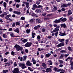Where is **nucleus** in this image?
I'll list each match as a JSON object with an SVG mask.
<instances>
[{
    "instance_id": "obj_1",
    "label": "nucleus",
    "mask_w": 73,
    "mask_h": 73,
    "mask_svg": "<svg viewBox=\"0 0 73 73\" xmlns=\"http://www.w3.org/2000/svg\"><path fill=\"white\" fill-rule=\"evenodd\" d=\"M14 48H16L17 51H19V50H22L23 48V47L19 46L18 45L16 44L14 46Z\"/></svg>"
},
{
    "instance_id": "obj_2",
    "label": "nucleus",
    "mask_w": 73,
    "mask_h": 73,
    "mask_svg": "<svg viewBox=\"0 0 73 73\" xmlns=\"http://www.w3.org/2000/svg\"><path fill=\"white\" fill-rule=\"evenodd\" d=\"M19 66L22 69H24L27 68V66L25 65L24 63H20L19 64Z\"/></svg>"
},
{
    "instance_id": "obj_3",
    "label": "nucleus",
    "mask_w": 73,
    "mask_h": 73,
    "mask_svg": "<svg viewBox=\"0 0 73 73\" xmlns=\"http://www.w3.org/2000/svg\"><path fill=\"white\" fill-rule=\"evenodd\" d=\"M13 73H20L19 70L18 68H15L13 70Z\"/></svg>"
},
{
    "instance_id": "obj_4",
    "label": "nucleus",
    "mask_w": 73,
    "mask_h": 73,
    "mask_svg": "<svg viewBox=\"0 0 73 73\" xmlns=\"http://www.w3.org/2000/svg\"><path fill=\"white\" fill-rule=\"evenodd\" d=\"M32 42H27L26 44L25 45V47H30L32 45Z\"/></svg>"
},
{
    "instance_id": "obj_5",
    "label": "nucleus",
    "mask_w": 73,
    "mask_h": 73,
    "mask_svg": "<svg viewBox=\"0 0 73 73\" xmlns=\"http://www.w3.org/2000/svg\"><path fill=\"white\" fill-rule=\"evenodd\" d=\"M22 3L23 4H25L26 5L25 8H28L29 7V4L28 2H27L25 1H23Z\"/></svg>"
},
{
    "instance_id": "obj_6",
    "label": "nucleus",
    "mask_w": 73,
    "mask_h": 73,
    "mask_svg": "<svg viewBox=\"0 0 73 73\" xmlns=\"http://www.w3.org/2000/svg\"><path fill=\"white\" fill-rule=\"evenodd\" d=\"M26 64L27 66H33V64H32V63H31L29 60L26 63Z\"/></svg>"
},
{
    "instance_id": "obj_7",
    "label": "nucleus",
    "mask_w": 73,
    "mask_h": 73,
    "mask_svg": "<svg viewBox=\"0 0 73 73\" xmlns=\"http://www.w3.org/2000/svg\"><path fill=\"white\" fill-rule=\"evenodd\" d=\"M53 8L52 9V12H56L58 8L56 6L54 5L53 6Z\"/></svg>"
},
{
    "instance_id": "obj_8",
    "label": "nucleus",
    "mask_w": 73,
    "mask_h": 73,
    "mask_svg": "<svg viewBox=\"0 0 73 73\" xmlns=\"http://www.w3.org/2000/svg\"><path fill=\"white\" fill-rule=\"evenodd\" d=\"M36 12V13H42V11L41 10V9H37L35 11Z\"/></svg>"
},
{
    "instance_id": "obj_9",
    "label": "nucleus",
    "mask_w": 73,
    "mask_h": 73,
    "mask_svg": "<svg viewBox=\"0 0 73 73\" xmlns=\"http://www.w3.org/2000/svg\"><path fill=\"white\" fill-rule=\"evenodd\" d=\"M64 42H61L57 45V47H61L64 46Z\"/></svg>"
},
{
    "instance_id": "obj_10",
    "label": "nucleus",
    "mask_w": 73,
    "mask_h": 73,
    "mask_svg": "<svg viewBox=\"0 0 73 73\" xmlns=\"http://www.w3.org/2000/svg\"><path fill=\"white\" fill-rule=\"evenodd\" d=\"M62 19V18H60L58 20H56L55 21H54V23H60L61 22V20Z\"/></svg>"
},
{
    "instance_id": "obj_11",
    "label": "nucleus",
    "mask_w": 73,
    "mask_h": 73,
    "mask_svg": "<svg viewBox=\"0 0 73 73\" xmlns=\"http://www.w3.org/2000/svg\"><path fill=\"white\" fill-rule=\"evenodd\" d=\"M51 71L52 69H51V68H47L46 69V72L47 73L51 72Z\"/></svg>"
},
{
    "instance_id": "obj_12",
    "label": "nucleus",
    "mask_w": 73,
    "mask_h": 73,
    "mask_svg": "<svg viewBox=\"0 0 73 73\" xmlns=\"http://www.w3.org/2000/svg\"><path fill=\"white\" fill-rule=\"evenodd\" d=\"M41 65L44 68H46L47 67V66H46V64L44 62L42 63L41 64Z\"/></svg>"
},
{
    "instance_id": "obj_13",
    "label": "nucleus",
    "mask_w": 73,
    "mask_h": 73,
    "mask_svg": "<svg viewBox=\"0 0 73 73\" xmlns=\"http://www.w3.org/2000/svg\"><path fill=\"white\" fill-rule=\"evenodd\" d=\"M68 7V5L66 3H63L61 6L62 8H65V7Z\"/></svg>"
},
{
    "instance_id": "obj_14",
    "label": "nucleus",
    "mask_w": 73,
    "mask_h": 73,
    "mask_svg": "<svg viewBox=\"0 0 73 73\" xmlns=\"http://www.w3.org/2000/svg\"><path fill=\"white\" fill-rule=\"evenodd\" d=\"M13 62H12V61H9V62L6 63L5 64H7V66H10L11 65V64H12Z\"/></svg>"
},
{
    "instance_id": "obj_15",
    "label": "nucleus",
    "mask_w": 73,
    "mask_h": 73,
    "mask_svg": "<svg viewBox=\"0 0 73 73\" xmlns=\"http://www.w3.org/2000/svg\"><path fill=\"white\" fill-rule=\"evenodd\" d=\"M11 17V14L7 15L6 16L5 19L6 20H10L11 19L9 18V17Z\"/></svg>"
},
{
    "instance_id": "obj_16",
    "label": "nucleus",
    "mask_w": 73,
    "mask_h": 73,
    "mask_svg": "<svg viewBox=\"0 0 73 73\" xmlns=\"http://www.w3.org/2000/svg\"><path fill=\"white\" fill-rule=\"evenodd\" d=\"M61 26L62 28H64V29H66V28H67L66 26V25L65 23L62 24Z\"/></svg>"
},
{
    "instance_id": "obj_17",
    "label": "nucleus",
    "mask_w": 73,
    "mask_h": 73,
    "mask_svg": "<svg viewBox=\"0 0 73 73\" xmlns=\"http://www.w3.org/2000/svg\"><path fill=\"white\" fill-rule=\"evenodd\" d=\"M72 14V11L70 10H68V11L67 15L68 16H70Z\"/></svg>"
},
{
    "instance_id": "obj_18",
    "label": "nucleus",
    "mask_w": 73,
    "mask_h": 73,
    "mask_svg": "<svg viewBox=\"0 0 73 73\" xmlns=\"http://www.w3.org/2000/svg\"><path fill=\"white\" fill-rule=\"evenodd\" d=\"M33 7L32 9L33 10H35V8H37V6L36 4H34Z\"/></svg>"
},
{
    "instance_id": "obj_19",
    "label": "nucleus",
    "mask_w": 73,
    "mask_h": 73,
    "mask_svg": "<svg viewBox=\"0 0 73 73\" xmlns=\"http://www.w3.org/2000/svg\"><path fill=\"white\" fill-rule=\"evenodd\" d=\"M59 34L60 36H65V35H66L65 33H62L61 32H60Z\"/></svg>"
},
{
    "instance_id": "obj_20",
    "label": "nucleus",
    "mask_w": 73,
    "mask_h": 73,
    "mask_svg": "<svg viewBox=\"0 0 73 73\" xmlns=\"http://www.w3.org/2000/svg\"><path fill=\"white\" fill-rule=\"evenodd\" d=\"M31 61L33 62V64L34 65H35L36 64V61L34 58H33L31 60Z\"/></svg>"
},
{
    "instance_id": "obj_21",
    "label": "nucleus",
    "mask_w": 73,
    "mask_h": 73,
    "mask_svg": "<svg viewBox=\"0 0 73 73\" xmlns=\"http://www.w3.org/2000/svg\"><path fill=\"white\" fill-rule=\"evenodd\" d=\"M14 32H17V33H19V29L18 28H17L15 29L14 30Z\"/></svg>"
},
{
    "instance_id": "obj_22",
    "label": "nucleus",
    "mask_w": 73,
    "mask_h": 73,
    "mask_svg": "<svg viewBox=\"0 0 73 73\" xmlns=\"http://www.w3.org/2000/svg\"><path fill=\"white\" fill-rule=\"evenodd\" d=\"M10 35L11 37H15V36L14 35V33H10Z\"/></svg>"
},
{
    "instance_id": "obj_23",
    "label": "nucleus",
    "mask_w": 73,
    "mask_h": 73,
    "mask_svg": "<svg viewBox=\"0 0 73 73\" xmlns=\"http://www.w3.org/2000/svg\"><path fill=\"white\" fill-rule=\"evenodd\" d=\"M13 13L15 14H17V15H20L21 14V13L20 12L17 11H14Z\"/></svg>"
},
{
    "instance_id": "obj_24",
    "label": "nucleus",
    "mask_w": 73,
    "mask_h": 73,
    "mask_svg": "<svg viewBox=\"0 0 73 73\" xmlns=\"http://www.w3.org/2000/svg\"><path fill=\"white\" fill-rule=\"evenodd\" d=\"M35 19H31L29 21V22H30V23H33L35 22Z\"/></svg>"
},
{
    "instance_id": "obj_25",
    "label": "nucleus",
    "mask_w": 73,
    "mask_h": 73,
    "mask_svg": "<svg viewBox=\"0 0 73 73\" xmlns=\"http://www.w3.org/2000/svg\"><path fill=\"white\" fill-rule=\"evenodd\" d=\"M58 41L60 42H64L65 41V39H58Z\"/></svg>"
},
{
    "instance_id": "obj_26",
    "label": "nucleus",
    "mask_w": 73,
    "mask_h": 73,
    "mask_svg": "<svg viewBox=\"0 0 73 73\" xmlns=\"http://www.w3.org/2000/svg\"><path fill=\"white\" fill-rule=\"evenodd\" d=\"M40 27V25H38L37 26L35 27H34V29L35 30H37L38 28H39Z\"/></svg>"
},
{
    "instance_id": "obj_27",
    "label": "nucleus",
    "mask_w": 73,
    "mask_h": 73,
    "mask_svg": "<svg viewBox=\"0 0 73 73\" xmlns=\"http://www.w3.org/2000/svg\"><path fill=\"white\" fill-rule=\"evenodd\" d=\"M51 56V54L50 53H48L45 54V56L46 57L48 58L49 57V56Z\"/></svg>"
},
{
    "instance_id": "obj_28",
    "label": "nucleus",
    "mask_w": 73,
    "mask_h": 73,
    "mask_svg": "<svg viewBox=\"0 0 73 73\" xmlns=\"http://www.w3.org/2000/svg\"><path fill=\"white\" fill-rule=\"evenodd\" d=\"M26 33H27V34H29L30 33V32H31V30L29 29H27L26 30Z\"/></svg>"
},
{
    "instance_id": "obj_29",
    "label": "nucleus",
    "mask_w": 73,
    "mask_h": 73,
    "mask_svg": "<svg viewBox=\"0 0 73 73\" xmlns=\"http://www.w3.org/2000/svg\"><path fill=\"white\" fill-rule=\"evenodd\" d=\"M64 57V54H61L60 56L59 57L60 59H62V58H63Z\"/></svg>"
},
{
    "instance_id": "obj_30",
    "label": "nucleus",
    "mask_w": 73,
    "mask_h": 73,
    "mask_svg": "<svg viewBox=\"0 0 73 73\" xmlns=\"http://www.w3.org/2000/svg\"><path fill=\"white\" fill-rule=\"evenodd\" d=\"M21 41H22L23 42V43H25V42H27L28 41V40L25 39L23 40H22Z\"/></svg>"
},
{
    "instance_id": "obj_31",
    "label": "nucleus",
    "mask_w": 73,
    "mask_h": 73,
    "mask_svg": "<svg viewBox=\"0 0 73 73\" xmlns=\"http://www.w3.org/2000/svg\"><path fill=\"white\" fill-rule=\"evenodd\" d=\"M36 22L37 23H41V21L39 19H36Z\"/></svg>"
},
{
    "instance_id": "obj_32",
    "label": "nucleus",
    "mask_w": 73,
    "mask_h": 73,
    "mask_svg": "<svg viewBox=\"0 0 73 73\" xmlns=\"http://www.w3.org/2000/svg\"><path fill=\"white\" fill-rule=\"evenodd\" d=\"M28 69L31 71V72H33V69H32V68H31L30 67H28Z\"/></svg>"
},
{
    "instance_id": "obj_33",
    "label": "nucleus",
    "mask_w": 73,
    "mask_h": 73,
    "mask_svg": "<svg viewBox=\"0 0 73 73\" xmlns=\"http://www.w3.org/2000/svg\"><path fill=\"white\" fill-rule=\"evenodd\" d=\"M32 38H35V36H36V33H32Z\"/></svg>"
},
{
    "instance_id": "obj_34",
    "label": "nucleus",
    "mask_w": 73,
    "mask_h": 73,
    "mask_svg": "<svg viewBox=\"0 0 73 73\" xmlns=\"http://www.w3.org/2000/svg\"><path fill=\"white\" fill-rule=\"evenodd\" d=\"M62 19H61V21H62L63 22H64V21H66V18H64L62 19Z\"/></svg>"
},
{
    "instance_id": "obj_35",
    "label": "nucleus",
    "mask_w": 73,
    "mask_h": 73,
    "mask_svg": "<svg viewBox=\"0 0 73 73\" xmlns=\"http://www.w3.org/2000/svg\"><path fill=\"white\" fill-rule=\"evenodd\" d=\"M3 7H4V8H6V7H7V3L5 2H3Z\"/></svg>"
},
{
    "instance_id": "obj_36",
    "label": "nucleus",
    "mask_w": 73,
    "mask_h": 73,
    "mask_svg": "<svg viewBox=\"0 0 73 73\" xmlns=\"http://www.w3.org/2000/svg\"><path fill=\"white\" fill-rule=\"evenodd\" d=\"M58 61L59 62L60 64H62L64 63V61H63L62 60H59Z\"/></svg>"
},
{
    "instance_id": "obj_37",
    "label": "nucleus",
    "mask_w": 73,
    "mask_h": 73,
    "mask_svg": "<svg viewBox=\"0 0 73 73\" xmlns=\"http://www.w3.org/2000/svg\"><path fill=\"white\" fill-rule=\"evenodd\" d=\"M60 53H66V50H61L60 52Z\"/></svg>"
},
{
    "instance_id": "obj_38",
    "label": "nucleus",
    "mask_w": 73,
    "mask_h": 73,
    "mask_svg": "<svg viewBox=\"0 0 73 73\" xmlns=\"http://www.w3.org/2000/svg\"><path fill=\"white\" fill-rule=\"evenodd\" d=\"M6 35L7 34H3V37L4 38H6V37H7V35Z\"/></svg>"
},
{
    "instance_id": "obj_39",
    "label": "nucleus",
    "mask_w": 73,
    "mask_h": 73,
    "mask_svg": "<svg viewBox=\"0 0 73 73\" xmlns=\"http://www.w3.org/2000/svg\"><path fill=\"white\" fill-rule=\"evenodd\" d=\"M27 56L26 55L23 56V61H25V60L27 59Z\"/></svg>"
},
{
    "instance_id": "obj_40",
    "label": "nucleus",
    "mask_w": 73,
    "mask_h": 73,
    "mask_svg": "<svg viewBox=\"0 0 73 73\" xmlns=\"http://www.w3.org/2000/svg\"><path fill=\"white\" fill-rule=\"evenodd\" d=\"M8 72V70H4L3 71V73H7Z\"/></svg>"
},
{
    "instance_id": "obj_41",
    "label": "nucleus",
    "mask_w": 73,
    "mask_h": 73,
    "mask_svg": "<svg viewBox=\"0 0 73 73\" xmlns=\"http://www.w3.org/2000/svg\"><path fill=\"white\" fill-rule=\"evenodd\" d=\"M37 40L38 41H40V36L38 35L37 36Z\"/></svg>"
},
{
    "instance_id": "obj_42",
    "label": "nucleus",
    "mask_w": 73,
    "mask_h": 73,
    "mask_svg": "<svg viewBox=\"0 0 73 73\" xmlns=\"http://www.w3.org/2000/svg\"><path fill=\"white\" fill-rule=\"evenodd\" d=\"M54 30V31H55V32H57V31H59V29L58 28H55Z\"/></svg>"
},
{
    "instance_id": "obj_43",
    "label": "nucleus",
    "mask_w": 73,
    "mask_h": 73,
    "mask_svg": "<svg viewBox=\"0 0 73 73\" xmlns=\"http://www.w3.org/2000/svg\"><path fill=\"white\" fill-rule=\"evenodd\" d=\"M4 16L5 15L3 13V14L0 15V17H2L3 18L4 17Z\"/></svg>"
},
{
    "instance_id": "obj_44",
    "label": "nucleus",
    "mask_w": 73,
    "mask_h": 73,
    "mask_svg": "<svg viewBox=\"0 0 73 73\" xmlns=\"http://www.w3.org/2000/svg\"><path fill=\"white\" fill-rule=\"evenodd\" d=\"M4 62H7V61H8V59H7L5 58H4Z\"/></svg>"
},
{
    "instance_id": "obj_45",
    "label": "nucleus",
    "mask_w": 73,
    "mask_h": 73,
    "mask_svg": "<svg viewBox=\"0 0 73 73\" xmlns=\"http://www.w3.org/2000/svg\"><path fill=\"white\" fill-rule=\"evenodd\" d=\"M3 14L5 15H7L9 14V13L8 12H5L3 13Z\"/></svg>"
},
{
    "instance_id": "obj_46",
    "label": "nucleus",
    "mask_w": 73,
    "mask_h": 73,
    "mask_svg": "<svg viewBox=\"0 0 73 73\" xmlns=\"http://www.w3.org/2000/svg\"><path fill=\"white\" fill-rule=\"evenodd\" d=\"M31 16L33 17H34V16H36V14H35V13H32L31 14Z\"/></svg>"
},
{
    "instance_id": "obj_47",
    "label": "nucleus",
    "mask_w": 73,
    "mask_h": 73,
    "mask_svg": "<svg viewBox=\"0 0 73 73\" xmlns=\"http://www.w3.org/2000/svg\"><path fill=\"white\" fill-rule=\"evenodd\" d=\"M46 30V29L44 28H43L42 29V32H45Z\"/></svg>"
},
{
    "instance_id": "obj_48",
    "label": "nucleus",
    "mask_w": 73,
    "mask_h": 73,
    "mask_svg": "<svg viewBox=\"0 0 73 73\" xmlns=\"http://www.w3.org/2000/svg\"><path fill=\"white\" fill-rule=\"evenodd\" d=\"M68 50H69V51H72V48H71V47L70 46H69L68 47Z\"/></svg>"
},
{
    "instance_id": "obj_49",
    "label": "nucleus",
    "mask_w": 73,
    "mask_h": 73,
    "mask_svg": "<svg viewBox=\"0 0 73 73\" xmlns=\"http://www.w3.org/2000/svg\"><path fill=\"white\" fill-rule=\"evenodd\" d=\"M36 4L37 5H39L40 4V2L39 1H37L36 2Z\"/></svg>"
},
{
    "instance_id": "obj_50",
    "label": "nucleus",
    "mask_w": 73,
    "mask_h": 73,
    "mask_svg": "<svg viewBox=\"0 0 73 73\" xmlns=\"http://www.w3.org/2000/svg\"><path fill=\"white\" fill-rule=\"evenodd\" d=\"M42 6L40 5L37 6V8H42Z\"/></svg>"
},
{
    "instance_id": "obj_51",
    "label": "nucleus",
    "mask_w": 73,
    "mask_h": 73,
    "mask_svg": "<svg viewBox=\"0 0 73 73\" xmlns=\"http://www.w3.org/2000/svg\"><path fill=\"white\" fill-rule=\"evenodd\" d=\"M14 1L17 3H20V0H14Z\"/></svg>"
},
{
    "instance_id": "obj_52",
    "label": "nucleus",
    "mask_w": 73,
    "mask_h": 73,
    "mask_svg": "<svg viewBox=\"0 0 73 73\" xmlns=\"http://www.w3.org/2000/svg\"><path fill=\"white\" fill-rule=\"evenodd\" d=\"M54 70L55 71H57L58 69V68H56L55 67L53 68Z\"/></svg>"
},
{
    "instance_id": "obj_53",
    "label": "nucleus",
    "mask_w": 73,
    "mask_h": 73,
    "mask_svg": "<svg viewBox=\"0 0 73 73\" xmlns=\"http://www.w3.org/2000/svg\"><path fill=\"white\" fill-rule=\"evenodd\" d=\"M9 11L10 12H13V10L12 9L10 8L9 9Z\"/></svg>"
},
{
    "instance_id": "obj_54",
    "label": "nucleus",
    "mask_w": 73,
    "mask_h": 73,
    "mask_svg": "<svg viewBox=\"0 0 73 73\" xmlns=\"http://www.w3.org/2000/svg\"><path fill=\"white\" fill-rule=\"evenodd\" d=\"M69 40H68V39H67L66 40V44H68V42L69 41Z\"/></svg>"
},
{
    "instance_id": "obj_55",
    "label": "nucleus",
    "mask_w": 73,
    "mask_h": 73,
    "mask_svg": "<svg viewBox=\"0 0 73 73\" xmlns=\"http://www.w3.org/2000/svg\"><path fill=\"white\" fill-rule=\"evenodd\" d=\"M11 55L13 56H15V52L13 51H12L11 53Z\"/></svg>"
},
{
    "instance_id": "obj_56",
    "label": "nucleus",
    "mask_w": 73,
    "mask_h": 73,
    "mask_svg": "<svg viewBox=\"0 0 73 73\" xmlns=\"http://www.w3.org/2000/svg\"><path fill=\"white\" fill-rule=\"evenodd\" d=\"M17 65V64H16V62H15L14 63V66H16Z\"/></svg>"
},
{
    "instance_id": "obj_57",
    "label": "nucleus",
    "mask_w": 73,
    "mask_h": 73,
    "mask_svg": "<svg viewBox=\"0 0 73 73\" xmlns=\"http://www.w3.org/2000/svg\"><path fill=\"white\" fill-rule=\"evenodd\" d=\"M25 52L26 53H28V50L27 49H26L25 50Z\"/></svg>"
},
{
    "instance_id": "obj_58",
    "label": "nucleus",
    "mask_w": 73,
    "mask_h": 73,
    "mask_svg": "<svg viewBox=\"0 0 73 73\" xmlns=\"http://www.w3.org/2000/svg\"><path fill=\"white\" fill-rule=\"evenodd\" d=\"M21 20H25V18L23 17H21Z\"/></svg>"
},
{
    "instance_id": "obj_59",
    "label": "nucleus",
    "mask_w": 73,
    "mask_h": 73,
    "mask_svg": "<svg viewBox=\"0 0 73 73\" xmlns=\"http://www.w3.org/2000/svg\"><path fill=\"white\" fill-rule=\"evenodd\" d=\"M12 26L13 27H15V23H13Z\"/></svg>"
},
{
    "instance_id": "obj_60",
    "label": "nucleus",
    "mask_w": 73,
    "mask_h": 73,
    "mask_svg": "<svg viewBox=\"0 0 73 73\" xmlns=\"http://www.w3.org/2000/svg\"><path fill=\"white\" fill-rule=\"evenodd\" d=\"M16 7L18 8L20 7V5H19L17 4L16 5Z\"/></svg>"
},
{
    "instance_id": "obj_61",
    "label": "nucleus",
    "mask_w": 73,
    "mask_h": 73,
    "mask_svg": "<svg viewBox=\"0 0 73 73\" xmlns=\"http://www.w3.org/2000/svg\"><path fill=\"white\" fill-rule=\"evenodd\" d=\"M58 32H57L56 33H55V35L56 37H57V35H58Z\"/></svg>"
},
{
    "instance_id": "obj_62",
    "label": "nucleus",
    "mask_w": 73,
    "mask_h": 73,
    "mask_svg": "<svg viewBox=\"0 0 73 73\" xmlns=\"http://www.w3.org/2000/svg\"><path fill=\"white\" fill-rule=\"evenodd\" d=\"M73 20V18L72 17H70L69 18V20H70V21H72Z\"/></svg>"
},
{
    "instance_id": "obj_63",
    "label": "nucleus",
    "mask_w": 73,
    "mask_h": 73,
    "mask_svg": "<svg viewBox=\"0 0 73 73\" xmlns=\"http://www.w3.org/2000/svg\"><path fill=\"white\" fill-rule=\"evenodd\" d=\"M12 28H10L9 29V31H12Z\"/></svg>"
},
{
    "instance_id": "obj_64",
    "label": "nucleus",
    "mask_w": 73,
    "mask_h": 73,
    "mask_svg": "<svg viewBox=\"0 0 73 73\" xmlns=\"http://www.w3.org/2000/svg\"><path fill=\"white\" fill-rule=\"evenodd\" d=\"M70 65H71V66H73V62H70Z\"/></svg>"
}]
</instances>
